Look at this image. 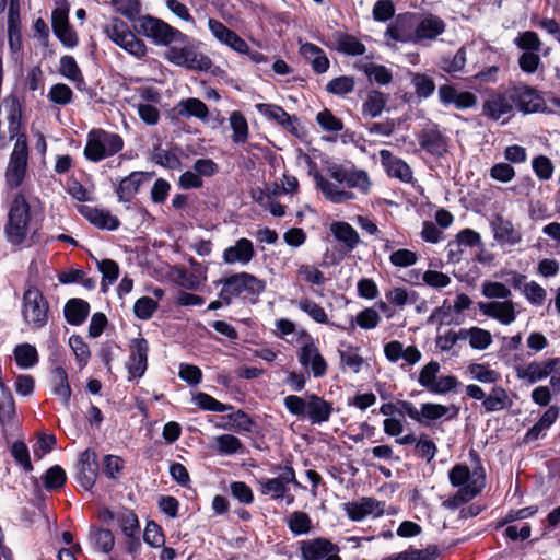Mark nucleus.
Here are the masks:
<instances>
[{
    "mask_svg": "<svg viewBox=\"0 0 560 560\" xmlns=\"http://www.w3.org/2000/svg\"><path fill=\"white\" fill-rule=\"evenodd\" d=\"M287 410L299 418H305L311 424H318L327 422L334 411L332 404L325 400L323 397L315 394L306 395L305 398L289 395L283 399Z\"/></svg>",
    "mask_w": 560,
    "mask_h": 560,
    "instance_id": "obj_1",
    "label": "nucleus"
},
{
    "mask_svg": "<svg viewBox=\"0 0 560 560\" xmlns=\"http://www.w3.org/2000/svg\"><path fill=\"white\" fill-rule=\"evenodd\" d=\"M31 208L22 191H16L11 196L8 210V220L4 224V235L7 241L19 246L26 240L30 220Z\"/></svg>",
    "mask_w": 560,
    "mask_h": 560,
    "instance_id": "obj_2",
    "label": "nucleus"
},
{
    "mask_svg": "<svg viewBox=\"0 0 560 560\" xmlns=\"http://www.w3.org/2000/svg\"><path fill=\"white\" fill-rule=\"evenodd\" d=\"M448 479L453 487L458 488L454 500L460 503L469 502L486 487V472L481 465L476 466L472 470L466 465H455L448 471Z\"/></svg>",
    "mask_w": 560,
    "mask_h": 560,
    "instance_id": "obj_3",
    "label": "nucleus"
},
{
    "mask_svg": "<svg viewBox=\"0 0 560 560\" xmlns=\"http://www.w3.org/2000/svg\"><path fill=\"white\" fill-rule=\"evenodd\" d=\"M124 148V140L120 135L93 128L88 132L84 147V158L93 163L108 159L120 152Z\"/></svg>",
    "mask_w": 560,
    "mask_h": 560,
    "instance_id": "obj_4",
    "label": "nucleus"
},
{
    "mask_svg": "<svg viewBox=\"0 0 560 560\" xmlns=\"http://www.w3.org/2000/svg\"><path fill=\"white\" fill-rule=\"evenodd\" d=\"M222 284L219 298L229 305L243 293L258 296L266 290V282L248 272H238L219 281Z\"/></svg>",
    "mask_w": 560,
    "mask_h": 560,
    "instance_id": "obj_5",
    "label": "nucleus"
},
{
    "mask_svg": "<svg viewBox=\"0 0 560 560\" xmlns=\"http://www.w3.org/2000/svg\"><path fill=\"white\" fill-rule=\"evenodd\" d=\"M28 147L25 135L18 138L4 172L5 186L9 189L22 187L27 178Z\"/></svg>",
    "mask_w": 560,
    "mask_h": 560,
    "instance_id": "obj_6",
    "label": "nucleus"
},
{
    "mask_svg": "<svg viewBox=\"0 0 560 560\" xmlns=\"http://www.w3.org/2000/svg\"><path fill=\"white\" fill-rule=\"evenodd\" d=\"M139 32L152 39L156 45H170L172 43L185 44L188 37L166 22L144 15L139 19Z\"/></svg>",
    "mask_w": 560,
    "mask_h": 560,
    "instance_id": "obj_7",
    "label": "nucleus"
},
{
    "mask_svg": "<svg viewBox=\"0 0 560 560\" xmlns=\"http://www.w3.org/2000/svg\"><path fill=\"white\" fill-rule=\"evenodd\" d=\"M327 174L331 179L345 184L347 189L355 194V199L358 195L365 196L371 191L372 182L369 174L363 170L331 164L327 167Z\"/></svg>",
    "mask_w": 560,
    "mask_h": 560,
    "instance_id": "obj_8",
    "label": "nucleus"
},
{
    "mask_svg": "<svg viewBox=\"0 0 560 560\" xmlns=\"http://www.w3.org/2000/svg\"><path fill=\"white\" fill-rule=\"evenodd\" d=\"M107 37L129 54L140 58L147 54L145 44L118 18H113L104 27Z\"/></svg>",
    "mask_w": 560,
    "mask_h": 560,
    "instance_id": "obj_9",
    "label": "nucleus"
},
{
    "mask_svg": "<svg viewBox=\"0 0 560 560\" xmlns=\"http://www.w3.org/2000/svg\"><path fill=\"white\" fill-rule=\"evenodd\" d=\"M49 306L37 288H28L23 294L22 316L24 322L34 329L47 324Z\"/></svg>",
    "mask_w": 560,
    "mask_h": 560,
    "instance_id": "obj_10",
    "label": "nucleus"
},
{
    "mask_svg": "<svg viewBox=\"0 0 560 560\" xmlns=\"http://www.w3.org/2000/svg\"><path fill=\"white\" fill-rule=\"evenodd\" d=\"M343 511L353 522H361L368 517L378 518L384 514H396L395 508H386L384 501H378L373 497H362L355 501L347 502L343 504Z\"/></svg>",
    "mask_w": 560,
    "mask_h": 560,
    "instance_id": "obj_11",
    "label": "nucleus"
},
{
    "mask_svg": "<svg viewBox=\"0 0 560 560\" xmlns=\"http://www.w3.org/2000/svg\"><path fill=\"white\" fill-rule=\"evenodd\" d=\"M416 45L429 47L446 31V22L431 12L416 13Z\"/></svg>",
    "mask_w": 560,
    "mask_h": 560,
    "instance_id": "obj_12",
    "label": "nucleus"
},
{
    "mask_svg": "<svg viewBox=\"0 0 560 560\" xmlns=\"http://www.w3.org/2000/svg\"><path fill=\"white\" fill-rule=\"evenodd\" d=\"M398 406V412L401 416L406 415L423 427H429L433 421L445 417L450 410L447 406L434 402L421 404V407L418 409L412 402L400 400Z\"/></svg>",
    "mask_w": 560,
    "mask_h": 560,
    "instance_id": "obj_13",
    "label": "nucleus"
},
{
    "mask_svg": "<svg viewBox=\"0 0 560 560\" xmlns=\"http://www.w3.org/2000/svg\"><path fill=\"white\" fill-rule=\"evenodd\" d=\"M299 550L301 560H342L339 546L324 537L301 540Z\"/></svg>",
    "mask_w": 560,
    "mask_h": 560,
    "instance_id": "obj_14",
    "label": "nucleus"
},
{
    "mask_svg": "<svg viewBox=\"0 0 560 560\" xmlns=\"http://www.w3.org/2000/svg\"><path fill=\"white\" fill-rule=\"evenodd\" d=\"M166 59L179 67H185L191 70H208L211 66V60L203 54H199L196 49L188 44L183 47L173 46L165 52Z\"/></svg>",
    "mask_w": 560,
    "mask_h": 560,
    "instance_id": "obj_15",
    "label": "nucleus"
},
{
    "mask_svg": "<svg viewBox=\"0 0 560 560\" xmlns=\"http://www.w3.org/2000/svg\"><path fill=\"white\" fill-rule=\"evenodd\" d=\"M494 241L501 248L511 250L523 242L520 226L502 215H495L490 223Z\"/></svg>",
    "mask_w": 560,
    "mask_h": 560,
    "instance_id": "obj_16",
    "label": "nucleus"
},
{
    "mask_svg": "<svg viewBox=\"0 0 560 560\" xmlns=\"http://www.w3.org/2000/svg\"><path fill=\"white\" fill-rule=\"evenodd\" d=\"M299 363L311 373L315 378L324 377L327 373L328 364L319 351V348L313 339H308L298 352Z\"/></svg>",
    "mask_w": 560,
    "mask_h": 560,
    "instance_id": "obj_17",
    "label": "nucleus"
},
{
    "mask_svg": "<svg viewBox=\"0 0 560 560\" xmlns=\"http://www.w3.org/2000/svg\"><path fill=\"white\" fill-rule=\"evenodd\" d=\"M416 13L398 14L387 26L385 37L402 44L416 45Z\"/></svg>",
    "mask_w": 560,
    "mask_h": 560,
    "instance_id": "obj_18",
    "label": "nucleus"
},
{
    "mask_svg": "<svg viewBox=\"0 0 560 560\" xmlns=\"http://www.w3.org/2000/svg\"><path fill=\"white\" fill-rule=\"evenodd\" d=\"M560 358H550L541 361H532L526 364L517 365L515 373L517 378L523 380L529 384H535L539 381L547 378L555 365H559Z\"/></svg>",
    "mask_w": 560,
    "mask_h": 560,
    "instance_id": "obj_19",
    "label": "nucleus"
},
{
    "mask_svg": "<svg viewBox=\"0 0 560 560\" xmlns=\"http://www.w3.org/2000/svg\"><path fill=\"white\" fill-rule=\"evenodd\" d=\"M316 187L322 191L324 197L332 203H345L355 200V194L347 189L345 184L325 177L320 174L315 175Z\"/></svg>",
    "mask_w": 560,
    "mask_h": 560,
    "instance_id": "obj_20",
    "label": "nucleus"
},
{
    "mask_svg": "<svg viewBox=\"0 0 560 560\" xmlns=\"http://www.w3.org/2000/svg\"><path fill=\"white\" fill-rule=\"evenodd\" d=\"M289 483L300 487L294 469L291 466H285L278 477L265 479L260 482L261 493L265 495L271 494L276 500L284 499Z\"/></svg>",
    "mask_w": 560,
    "mask_h": 560,
    "instance_id": "obj_21",
    "label": "nucleus"
},
{
    "mask_svg": "<svg viewBox=\"0 0 560 560\" xmlns=\"http://www.w3.org/2000/svg\"><path fill=\"white\" fill-rule=\"evenodd\" d=\"M480 312L490 318L498 320L502 325H511L515 322L517 312L515 304L511 300L480 302L478 304Z\"/></svg>",
    "mask_w": 560,
    "mask_h": 560,
    "instance_id": "obj_22",
    "label": "nucleus"
},
{
    "mask_svg": "<svg viewBox=\"0 0 560 560\" xmlns=\"http://www.w3.org/2000/svg\"><path fill=\"white\" fill-rule=\"evenodd\" d=\"M254 244L246 237L238 238L233 245L222 253V259L226 265H248L255 257Z\"/></svg>",
    "mask_w": 560,
    "mask_h": 560,
    "instance_id": "obj_23",
    "label": "nucleus"
},
{
    "mask_svg": "<svg viewBox=\"0 0 560 560\" xmlns=\"http://www.w3.org/2000/svg\"><path fill=\"white\" fill-rule=\"evenodd\" d=\"M149 345L144 338H136L130 346L127 369L130 378L141 377L148 368Z\"/></svg>",
    "mask_w": 560,
    "mask_h": 560,
    "instance_id": "obj_24",
    "label": "nucleus"
},
{
    "mask_svg": "<svg viewBox=\"0 0 560 560\" xmlns=\"http://www.w3.org/2000/svg\"><path fill=\"white\" fill-rule=\"evenodd\" d=\"M208 26L211 34L221 44L226 45L228 47L240 54H246L248 51L249 47L247 43L243 38H241L235 32L228 28L222 22L215 19H209Z\"/></svg>",
    "mask_w": 560,
    "mask_h": 560,
    "instance_id": "obj_25",
    "label": "nucleus"
},
{
    "mask_svg": "<svg viewBox=\"0 0 560 560\" xmlns=\"http://www.w3.org/2000/svg\"><path fill=\"white\" fill-rule=\"evenodd\" d=\"M96 453L92 448L85 450L79 458L78 463V482L85 490L92 489L97 478Z\"/></svg>",
    "mask_w": 560,
    "mask_h": 560,
    "instance_id": "obj_26",
    "label": "nucleus"
},
{
    "mask_svg": "<svg viewBox=\"0 0 560 560\" xmlns=\"http://www.w3.org/2000/svg\"><path fill=\"white\" fill-rule=\"evenodd\" d=\"M511 97L513 104H516L518 109L524 113L538 112L544 105L538 92L527 85H517L511 89Z\"/></svg>",
    "mask_w": 560,
    "mask_h": 560,
    "instance_id": "obj_27",
    "label": "nucleus"
},
{
    "mask_svg": "<svg viewBox=\"0 0 560 560\" xmlns=\"http://www.w3.org/2000/svg\"><path fill=\"white\" fill-rule=\"evenodd\" d=\"M513 113V100L511 90L509 94H497L483 103V114L493 120H499L504 116H511Z\"/></svg>",
    "mask_w": 560,
    "mask_h": 560,
    "instance_id": "obj_28",
    "label": "nucleus"
},
{
    "mask_svg": "<svg viewBox=\"0 0 560 560\" xmlns=\"http://www.w3.org/2000/svg\"><path fill=\"white\" fill-rule=\"evenodd\" d=\"M420 147L430 154L442 155L446 152V138L436 126L424 128L419 136Z\"/></svg>",
    "mask_w": 560,
    "mask_h": 560,
    "instance_id": "obj_29",
    "label": "nucleus"
},
{
    "mask_svg": "<svg viewBox=\"0 0 560 560\" xmlns=\"http://www.w3.org/2000/svg\"><path fill=\"white\" fill-rule=\"evenodd\" d=\"M151 179V174L132 172L119 183L116 194L120 202H129L139 191L140 186Z\"/></svg>",
    "mask_w": 560,
    "mask_h": 560,
    "instance_id": "obj_30",
    "label": "nucleus"
},
{
    "mask_svg": "<svg viewBox=\"0 0 560 560\" xmlns=\"http://www.w3.org/2000/svg\"><path fill=\"white\" fill-rule=\"evenodd\" d=\"M104 520L116 521L127 537H135L140 533V525L137 515L129 509H120L116 512L106 510L103 512Z\"/></svg>",
    "mask_w": 560,
    "mask_h": 560,
    "instance_id": "obj_31",
    "label": "nucleus"
},
{
    "mask_svg": "<svg viewBox=\"0 0 560 560\" xmlns=\"http://www.w3.org/2000/svg\"><path fill=\"white\" fill-rule=\"evenodd\" d=\"M177 116L183 118L195 117L203 122L208 121V106L199 98L189 97L179 101L173 109Z\"/></svg>",
    "mask_w": 560,
    "mask_h": 560,
    "instance_id": "obj_32",
    "label": "nucleus"
},
{
    "mask_svg": "<svg viewBox=\"0 0 560 560\" xmlns=\"http://www.w3.org/2000/svg\"><path fill=\"white\" fill-rule=\"evenodd\" d=\"M380 155L383 164L386 166L387 174L390 177L398 178L405 183H409L412 179V171L405 161L398 158H393L388 150H382Z\"/></svg>",
    "mask_w": 560,
    "mask_h": 560,
    "instance_id": "obj_33",
    "label": "nucleus"
},
{
    "mask_svg": "<svg viewBox=\"0 0 560 560\" xmlns=\"http://www.w3.org/2000/svg\"><path fill=\"white\" fill-rule=\"evenodd\" d=\"M81 213L95 226L108 231H115L119 228V220L109 211L94 207H82Z\"/></svg>",
    "mask_w": 560,
    "mask_h": 560,
    "instance_id": "obj_34",
    "label": "nucleus"
},
{
    "mask_svg": "<svg viewBox=\"0 0 560 560\" xmlns=\"http://www.w3.org/2000/svg\"><path fill=\"white\" fill-rule=\"evenodd\" d=\"M51 392L65 407L69 406L72 390L68 382V374L61 366L55 368L51 372Z\"/></svg>",
    "mask_w": 560,
    "mask_h": 560,
    "instance_id": "obj_35",
    "label": "nucleus"
},
{
    "mask_svg": "<svg viewBox=\"0 0 560 560\" xmlns=\"http://www.w3.org/2000/svg\"><path fill=\"white\" fill-rule=\"evenodd\" d=\"M330 232L335 238L342 243L349 250L354 249L360 243L358 232L347 222H332L330 224Z\"/></svg>",
    "mask_w": 560,
    "mask_h": 560,
    "instance_id": "obj_36",
    "label": "nucleus"
},
{
    "mask_svg": "<svg viewBox=\"0 0 560 560\" xmlns=\"http://www.w3.org/2000/svg\"><path fill=\"white\" fill-rule=\"evenodd\" d=\"M90 313V305L82 299L69 300L63 308L66 320L73 326H79L85 322Z\"/></svg>",
    "mask_w": 560,
    "mask_h": 560,
    "instance_id": "obj_37",
    "label": "nucleus"
},
{
    "mask_svg": "<svg viewBox=\"0 0 560 560\" xmlns=\"http://www.w3.org/2000/svg\"><path fill=\"white\" fill-rule=\"evenodd\" d=\"M3 104L8 108V130L10 139L19 138L23 133H20L21 127V105L16 96L10 95L3 100Z\"/></svg>",
    "mask_w": 560,
    "mask_h": 560,
    "instance_id": "obj_38",
    "label": "nucleus"
},
{
    "mask_svg": "<svg viewBox=\"0 0 560 560\" xmlns=\"http://www.w3.org/2000/svg\"><path fill=\"white\" fill-rule=\"evenodd\" d=\"M357 69L362 71L370 81H373L378 85H388L393 81L390 70L383 65L363 62L359 63Z\"/></svg>",
    "mask_w": 560,
    "mask_h": 560,
    "instance_id": "obj_39",
    "label": "nucleus"
},
{
    "mask_svg": "<svg viewBox=\"0 0 560 560\" xmlns=\"http://www.w3.org/2000/svg\"><path fill=\"white\" fill-rule=\"evenodd\" d=\"M388 96L377 90H372L368 93L366 100L362 105V113L364 116H369L371 118L378 117L387 103Z\"/></svg>",
    "mask_w": 560,
    "mask_h": 560,
    "instance_id": "obj_40",
    "label": "nucleus"
},
{
    "mask_svg": "<svg viewBox=\"0 0 560 560\" xmlns=\"http://www.w3.org/2000/svg\"><path fill=\"white\" fill-rule=\"evenodd\" d=\"M335 39L337 49L345 55L361 56L366 51L365 45L353 35L337 33Z\"/></svg>",
    "mask_w": 560,
    "mask_h": 560,
    "instance_id": "obj_41",
    "label": "nucleus"
},
{
    "mask_svg": "<svg viewBox=\"0 0 560 560\" xmlns=\"http://www.w3.org/2000/svg\"><path fill=\"white\" fill-rule=\"evenodd\" d=\"M511 404L506 390L501 386L492 387L489 395L486 396L482 406L486 412L500 411L508 408Z\"/></svg>",
    "mask_w": 560,
    "mask_h": 560,
    "instance_id": "obj_42",
    "label": "nucleus"
},
{
    "mask_svg": "<svg viewBox=\"0 0 560 560\" xmlns=\"http://www.w3.org/2000/svg\"><path fill=\"white\" fill-rule=\"evenodd\" d=\"M229 121L233 131V142L245 143L248 139V124L245 116L241 112L234 110L231 113Z\"/></svg>",
    "mask_w": 560,
    "mask_h": 560,
    "instance_id": "obj_43",
    "label": "nucleus"
},
{
    "mask_svg": "<svg viewBox=\"0 0 560 560\" xmlns=\"http://www.w3.org/2000/svg\"><path fill=\"white\" fill-rule=\"evenodd\" d=\"M481 243V236L478 232L471 230V229H464L459 231L456 235V241L450 242L448 247V256L452 258L453 254L455 253L454 247H456V252H459V247L462 245L468 246V247H475L480 245Z\"/></svg>",
    "mask_w": 560,
    "mask_h": 560,
    "instance_id": "obj_44",
    "label": "nucleus"
},
{
    "mask_svg": "<svg viewBox=\"0 0 560 560\" xmlns=\"http://www.w3.org/2000/svg\"><path fill=\"white\" fill-rule=\"evenodd\" d=\"M380 320L378 313L372 307H366L358 313L354 319L351 318L348 330L353 331L355 325L360 326L362 329L370 330L377 327Z\"/></svg>",
    "mask_w": 560,
    "mask_h": 560,
    "instance_id": "obj_45",
    "label": "nucleus"
},
{
    "mask_svg": "<svg viewBox=\"0 0 560 560\" xmlns=\"http://www.w3.org/2000/svg\"><path fill=\"white\" fill-rule=\"evenodd\" d=\"M287 525L293 535L301 536L310 533L312 521L305 512L295 511L289 515Z\"/></svg>",
    "mask_w": 560,
    "mask_h": 560,
    "instance_id": "obj_46",
    "label": "nucleus"
},
{
    "mask_svg": "<svg viewBox=\"0 0 560 560\" xmlns=\"http://www.w3.org/2000/svg\"><path fill=\"white\" fill-rule=\"evenodd\" d=\"M14 358L16 364L22 369L32 368L38 362L37 350L30 343L16 346L14 350Z\"/></svg>",
    "mask_w": 560,
    "mask_h": 560,
    "instance_id": "obj_47",
    "label": "nucleus"
},
{
    "mask_svg": "<svg viewBox=\"0 0 560 560\" xmlns=\"http://www.w3.org/2000/svg\"><path fill=\"white\" fill-rule=\"evenodd\" d=\"M299 308L307 314L314 322L319 324H329L325 310L315 301L308 298H302L296 302Z\"/></svg>",
    "mask_w": 560,
    "mask_h": 560,
    "instance_id": "obj_48",
    "label": "nucleus"
},
{
    "mask_svg": "<svg viewBox=\"0 0 560 560\" xmlns=\"http://www.w3.org/2000/svg\"><path fill=\"white\" fill-rule=\"evenodd\" d=\"M90 539L95 549L108 553L115 544L114 535L109 529L96 528L90 533Z\"/></svg>",
    "mask_w": 560,
    "mask_h": 560,
    "instance_id": "obj_49",
    "label": "nucleus"
},
{
    "mask_svg": "<svg viewBox=\"0 0 560 560\" xmlns=\"http://www.w3.org/2000/svg\"><path fill=\"white\" fill-rule=\"evenodd\" d=\"M355 86L353 77L340 75L326 84V91L332 95L345 96L352 93Z\"/></svg>",
    "mask_w": 560,
    "mask_h": 560,
    "instance_id": "obj_50",
    "label": "nucleus"
},
{
    "mask_svg": "<svg viewBox=\"0 0 560 560\" xmlns=\"http://www.w3.org/2000/svg\"><path fill=\"white\" fill-rule=\"evenodd\" d=\"M255 107L261 115L282 126L291 122V116L278 105L259 103Z\"/></svg>",
    "mask_w": 560,
    "mask_h": 560,
    "instance_id": "obj_51",
    "label": "nucleus"
},
{
    "mask_svg": "<svg viewBox=\"0 0 560 560\" xmlns=\"http://www.w3.org/2000/svg\"><path fill=\"white\" fill-rule=\"evenodd\" d=\"M192 402L199 408L209 411L224 412L233 409L231 405L222 404L212 396L206 393H198L192 397Z\"/></svg>",
    "mask_w": 560,
    "mask_h": 560,
    "instance_id": "obj_52",
    "label": "nucleus"
},
{
    "mask_svg": "<svg viewBox=\"0 0 560 560\" xmlns=\"http://www.w3.org/2000/svg\"><path fill=\"white\" fill-rule=\"evenodd\" d=\"M466 65V49L460 47L453 56H444L441 60V69L447 73L459 72Z\"/></svg>",
    "mask_w": 560,
    "mask_h": 560,
    "instance_id": "obj_53",
    "label": "nucleus"
},
{
    "mask_svg": "<svg viewBox=\"0 0 560 560\" xmlns=\"http://www.w3.org/2000/svg\"><path fill=\"white\" fill-rule=\"evenodd\" d=\"M385 296L390 304H394L398 307H404L407 304H413L418 300L417 292H408L404 288H394L386 292Z\"/></svg>",
    "mask_w": 560,
    "mask_h": 560,
    "instance_id": "obj_54",
    "label": "nucleus"
},
{
    "mask_svg": "<svg viewBox=\"0 0 560 560\" xmlns=\"http://www.w3.org/2000/svg\"><path fill=\"white\" fill-rule=\"evenodd\" d=\"M110 4L117 13L130 21H135L141 12V2L139 0H112Z\"/></svg>",
    "mask_w": 560,
    "mask_h": 560,
    "instance_id": "obj_55",
    "label": "nucleus"
},
{
    "mask_svg": "<svg viewBox=\"0 0 560 560\" xmlns=\"http://www.w3.org/2000/svg\"><path fill=\"white\" fill-rule=\"evenodd\" d=\"M468 372L474 380L481 383L492 384L500 378V374L497 371L481 363H471L468 366Z\"/></svg>",
    "mask_w": 560,
    "mask_h": 560,
    "instance_id": "obj_56",
    "label": "nucleus"
},
{
    "mask_svg": "<svg viewBox=\"0 0 560 560\" xmlns=\"http://www.w3.org/2000/svg\"><path fill=\"white\" fill-rule=\"evenodd\" d=\"M217 451L221 455H233L242 448V442L232 434H222L215 438Z\"/></svg>",
    "mask_w": 560,
    "mask_h": 560,
    "instance_id": "obj_57",
    "label": "nucleus"
},
{
    "mask_svg": "<svg viewBox=\"0 0 560 560\" xmlns=\"http://www.w3.org/2000/svg\"><path fill=\"white\" fill-rule=\"evenodd\" d=\"M60 73L67 79L75 82L83 83L81 70L72 56H63L60 59Z\"/></svg>",
    "mask_w": 560,
    "mask_h": 560,
    "instance_id": "obj_58",
    "label": "nucleus"
},
{
    "mask_svg": "<svg viewBox=\"0 0 560 560\" xmlns=\"http://www.w3.org/2000/svg\"><path fill=\"white\" fill-rule=\"evenodd\" d=\"M440 369L441 366L439 362L430 361L421 369L418 383L430 392L438 378Z\"/></svg>",
    "mask_w": 560,
    "mask_h": 560,
    "instance_id": "obj_59",
    "label": "nucleus"
},
{
    "mask_svg": "<svg viewBox=\"0 0 560 560\" xmlns=\"http://www.w3.org/2000/svg\"><path fill=\"white\" fill-rule=\"evenodd\" d=\"M67 476L65 470L55 465L50 467L43 476L44 486L47 490H55L61 488L66 482Z\"/></svg>",
    "mask_w": 560,
    "mask_h": 560,
    "instance_id": "obj_60",
    "label": "nucleus"
},
{
    "mask_svg": "<svg viewBox=\"0 0 560 560\" xmlns=\"http://www.w3.org/2000/svg\"><path fill=\"white\" fill-rule=\"evenodd\" d=\"M158 310V302L150 296L138 299L133 305L136 317L142 320L150 319Z\"/></svg>",
    "mask_w": 560,
    "mask_h": 560,
    "instance_id": "obj_61",
    "label": "nucleus"
},
{
    "mask_svg": "<svg viewBox=\"0 0 560 560\" xmlns=\"http://www.w3.org/2000/svg\"><path fill=\"white\" fill-rule=\"evenodd\" d=\"M411 83L415 89V93L420 98H428L435 90V84L432 79L425 74L417 73L412 77Z\"/></svg>",
    "mask_w": 560,
    "mask_h": 560,
    "instance_id": "obj_62",
    "label": "nucleus"
},
{
    "mask_svg": "<svg viewBox=\"0 0 560 560\" xmlns=\"http://www.w3.org/2000/svg\"><path fill=\"white\" fill-rule=\"evenodd\" d=\"M96 264L103 276L102 285L113 284L119 275L118 264L112 259L97 260Z\"/></svg>",
    "mask_w": 560,
    "mask_h": 560,
    "instance_id": "obj_63",
    "label": "nucleus"
},
{
    "mask_svg": "<svg viewBox=\"0 0 560 560\" xmlns=\"http://www.w3.org/2000/svg\"><path fill=\"white\" fill-rule=\"evenodd\" d=\"M532 167L536 176L540 180H548L552 177L553 174V163L551 160L545 155H538L533 159Z\"/></svg>",
    "mask_w": 560,
    "mask_h": 560,
    "instance_id": "obj_64",
    "label": "nucleus"
}]
</instances>
